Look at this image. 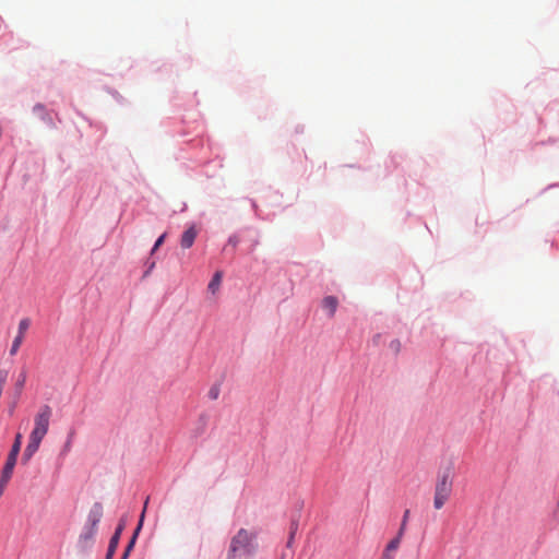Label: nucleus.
<instances>
[{
    "label": "nucleus",
    "mask_w": 559,
    "mask_h": 559,
    "mask_svg": "<svg viewBox=\"0 0 559 559\" xmlns=\"http://www.w3.org/2000/svg\"><path fill=\"white\" fill-rule=\"evenodd\" d=\"M257 534L246 528H240L231 538L227 559H242L251 555L257 548Z\"/></svg>",
    "instance_id": "1"
},
{
    "label": "nucleus",
    "mask_w": 559,
    "mask_h": 559,
    "mask_svg": "<svg viewBox=\"0 0 559 559\" xmlns=\"http://www.w3.org/2000/svg\"><path fill=\"white\" fill-rule=\"evenodd\" d=\"M403 536H400V534H397V536L395 538H393L385 547L384 551H388V552H393L395 551L399 547H400V544H401V539H402Z\"/></svg>",
    "instance_id": "14"
},
{
    "label": "nucleus",
    "mask_w": 559,
    "mask_h": 559,
    "mask_svg": "<svg viewBox=\"0 0 559 559\" xmlns=\"http://www.w3.org/2000/svg\"><path fill=\"white\" fill-rule=\"evenodd\" d=\"M229 242H230V243H233L234 246H236V245H237V240H236V239H234V238H230V239H229Z\"/></svg>",
    "instance_id": "24"
},
{
    "label": "nucleus",
    "mask_w": 559,
    "mask_h": 559,
    "mask_svg": "<svg viewBox=\"0 0 559 559\" xmlns=\"http://www.w3.org/2000/svg\"><path fill=\"white\" fill-rule=\"evenodd\" d=\"M41 438L31 435L28 444L24 451V457L29 459L39 448Z\"/></svg>",
    "instance_id": "11"
},
{
    "label": "nucleus",
    "mask_w": 559,
    "mask_h": 559,
    "mask_svg": "<svg viewBox=\"0 0 559 559\" xmlns=\"http://www.w3.org/2000/svg\"><path fill=\"white\" fill-rule=\"evenodd\" d=\"M3 488H4V486H2V485L0 484V496L2 495Z\"/></svg>",
    "instance_id": "25"
},
{
    "label": "nucleus",
    "mask_w": 559,
    "mask_h": 559,
    "mask_svg": "<svg viewBox=\"0 0 559 559\" xmlns=\"http://www.w3.org/2000/svg\"><path fill=\"white\" fill-rule=\"evenodd\" d=\"M408 518H409V510H405V512L403 514L402 523H401V526H400V530L397 533V534H400V536L404 535Z\"/></svg>",
    "instance_id": "16"
},
{
    "label": "nucleus",
    "mask_w": 559,
    "mask_h": 559,
    "mask_svg": "<svg viewBox=\"0 0 559 559\" xmlns=\"http://www.w3.org/2000/svg\"><path fill=\"white\" fill-rule=\"evenodd\" d=\"M381 559H393V555L388 551H383Z\"/></svg>",
    "instance_id": "22"
},
{
    "label": "nucleus",
    "mask_w": 559,
    "mask_h": 559,
    "mask_svg": "<svg viewBox=\"0 0 559 559\" xmlns=\"http://www.w3.org/2000/svg\"><path fill=\"white\" fill-rule=\"evenodd\" d=\"M123 527H124V524L123 523H120L117 528H116V532L115 534L111 536L110 538V542H109V546H108V550H107V555H106V559H111L117 547H118V544H119V538H120V535L123 531Z\"/></svg>",
    "instance_id": "8"
},
{
    "label": "nucleus",
    "mask_w": 559,
    "mask_h": 559,
    "mask_svg": "<svg viewBox=\"0 0 559 559\" xmlns=\"http://www.w3.org/2000/svg\"><path fill=\"white\" fill-rule=\"evenodd\" d=\"M296 530H297V523H293L292 524V528H290V535H289V539H288V543H287V546L289 547L293 543V539H294V536H295V533H296Z\"/></svg>",
    "instance_id": "20"
},
{
    "label": "nucleus",
    "mask_w": 559,
    "mask_h": 559,
    "mask_svg": "<svg viewBox=\"0 0 559 559\" xmlns=\"http://www.w3.org/2000/svg\"><path fill=\"white\" fill-rule=\"evenodd\" d=\"M147 501L148 500L145 501V507H144V510H143V512L141 514L139 525H138V527H136V530H135L131 540L129 542V544H128V546H127V548H126L121 559H127L129 554H130V551H131V549L133 548V545L135 543L136 536H138L140 530L142 527V523H143V519H144V513H145V508H146Z\"/></svg>",
    "instance_id": "12"
},
{
    "label": "nucleus",
    "mask_w": 559,
    "mask_h": 559,
    "mask_svg": "<svg viewBox=\"0 0 559 559\" xmlns=\"http://www.w3.org/2000/svg\"><path fill=\"white\" fill-rule=\"evenodd\" d=\"M165 237H166V234H163L162 236L158 237V239L155 241L152 252H155L163 245Z\"/></svg>",
    "instance_id": "18"
},
{
    "label": "nucleus",
    "mask_w": 559,
    "mask_h": 559,
    "mask_svg": "<svg viewBox=\"0 0 559 559\" xmlns=\"http://www.w3.org/2000/svg\"><path fill=\"white\" fill-rule=\"evenodd\" d=\"M198 231L194 228V226L189 227L181 236L180 245L183 249L190 248L195 238H197Z\"/></svg>",
    "instance_id": "9"
},
{
    "label": "nucleus",
    "mask_w": 559,
    "mask_h": 559,
    "mask_svg": "<svg viewBox=\"0 0 559 559\" xmlns=\"http://www.w3.org/2000/svg\"><path fill=\"white\" fill-rule=\"evenodd\" d=\"M29 325H31V321L28 318H24L19 322L17 334L14 337L11 349H10L11 356L16 355V353L19 352V349L24 341L25 333L28 330Z\"/></svg>",
    "instance_id": "6"
},
{
    "label": "nucleus",
    "mask_w": 559,
    "mask_h": 559,
    "mask_svg": "<svg viewBox=\"0 0 559 559\" xmlns=\"http://www.w3.org/2000/svg\"><path fill=\"white\" fill-rule=\"evenodd\" d=\"M9 372L7 370H0V384H3L8 380Z\"/></svg>",
    "instance_id": "21"
},
{
    "label": "nucleus",
    "mask_w": 559,
    "mask_h": 559,
    "mask_svg": "<svg viewBox=\"0 0 559 559\" xmlns=\"http://www.w3.org/2000/svg\"><path fill=\"white\" fill-rule=\"evenodd\" d=\"M338 306V300L334 296H326L322 299V308L328 312L330 318H333Z\"/></svg>",
    "instance_id": "10"
},
{
    "label": "nucleus",
    "mask_w": 559,
    "mask_h": 559,
    "mask_svg": "<svg viewBox=\"0 0 559 559\" xmlns=\"http://www.w3.org/2000/svg\"><path fill=\"white\" fill-rule=\"evenodd\" d=\"M102 518L103 506L99 502H95L87 514L86 523L78 538V547L81 550H87L92 547Z\"/></svg>",
    "instance_id": "2"
},
{
    "label": "nucleus",
    "mask_w": 559,
    "mask_h": 559,
    "mask_svg": "<svg viewBox=\"0 0 559 559\" xmlns=\"http://www.w3.org/2000/svg\"><path fill=\"white\" fill-rule=\"evenodd\" d=\"M221 283H222V273L216 272L214 274L213 278L211 280V282L209 283V286H207L209 290L212 294H215L217 292V289L219 288Z\"/></svg>",
    "instance_id": "13"
},
{
    "label": "nucleus",
    "mask_w": 559,
    "mask_h": 559,
    "mask_svg": "<svg viewBox=\"0 0 559 559\" xmlns=\"http://www.w3.org/2000/svg\"><path fill=\"white\" fill-rule=\"evenodd\" d=\"M21 444H22V435L17 433L15 436L14 443L11 448V451L8 455L7 462L2 469V475H1V485L2 486H5L8 484V481L10 480V478L13 474V469L16 464L17 455L21 450Z\"/></svg>",
    "instance_id": "4"
},
{
    "label": "nucleus",
    "mask_w": 559,
    "mask_h": 559,
    "mask_svg": "<svg viewBox=\"0 0 559 559\" xmlns=\"http://www.w3.org/2000/svg\"><path fill=\"white\" fill-rule=\"evenodd\" d=\"M34 111L43 112L44 111V106L43 105H36L34 107Z\"/></svg>",
    "instance_id": "23"
},
{
    "label": "nucleus",
    "mask_w": 559,
    "mask_h": 559,
    "mask_svg": "<svg viewBox=\"0 0 559 559\" xmlns=\"http://www.w3.org/2000/svg\"><path fill=\"white\" fill-rule=\"evenodd\" d=\"M50 417L51 408L48 405L41 406L39 412L35 416V426L31 435L44 439V437L48 432Z\"/></svg>",
    "instance_id": "5"
},
{
    "label": "nucleus",
    "mask_w": 559,
    "mask_h": 559,
    "mask_svg": "<svg viewBox=\"0 0 559 559\" xmlns=\"http://www.w3.org/2000/svg\"><path fill=\"white\" fill-rule=\"evenodd\" d=\"M401 348H402V344L400 342V340L395 338V340H392L390 343H389V349L392 352L393 355H399V353L401 352Z\"/></svg>",
    "instance_id": "15"
},
{
    "label": "nucleus",
    "mask_w": 559,
    "mask_h": 559,
    "mask_svg": "<svg viewBox=\"0 0 559 559\" xmlns=\"http://www.w3.org/2000/svg\"><path fill=\"white\" fill-rule=\"evenodd\" d=\"M452 492V478L450 469L444 471L442 474L438 476L436 488H435V497H433V506L437 510H440L445 502L449 500Z\"/></svg>",
    "instance_id": "3"
},
{
    "label": "nucleus",
    "mask_w": 559,
    "mask_h": 559,
    "mask_svg": "<svg viewBox=\"0 0 559 559\" xmlns=\"http://www.w3.org/2000/svg\"><path fill=\"white\" fill-rule=\"evenodd\" d=\"M27 381L26 370H22L19 378L16 379V384H24Z\"/></svg>",
    "instance_id": "19"
},
{
    "label": "nucleus",
    "mask_w": 559,
    "mask_h": 559,
    "mask_svg": "<svg viewBox=\"0 0 559 559\" xmlns=\"http://www.w3.org/2000/svg\"><path fill=\"white\" fill-rule=\"evenodd\" d=\"M219 395V390L217 386H211L207 392V397L212 401L216 400Z\"/></svg>",
    "instance_id": "17"
},
{
    "label": "nucleus",
    "mask_w": 559,
    "mask_h": 559,
    "mask_svg": "<svg viewBox=\"0 0 559 559\" xmlns=\"http://www.w3.org/2000/svg\"><path fill=\"white\" fill-rule=\"evenodd\" d=\"M207 425H209V416L207 415L199 416V418L195 420V423L191 429L192 437L199 438L202 435H204V432L206 431Z\"/></svg>",
    "instance_id": "7"
}]
</instances>
